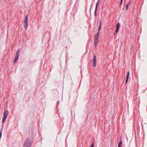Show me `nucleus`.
Segmentation results:
<instances>
[{
    "label": "nucleus",
    "instance_id": "nucleus-7",
    "mask_svg": "<svg viewBox=\"0 0 147 147\" xmlns=\"http://www.w3.org/2000/svg\"><path fill=\"white\" fill-rule=\"evenodd\" d=\"M28 21H24V27L26 30L27 28V27L28 26Z\"/></svg>",
    "mask_w": 147,
    "mask_h": 147
},
{
    "label": "nucleus",
    "instance_id": "nucleus-13",
    "mask_svg": "<svg viewBox=\"0 0 147 147\" xmlns=\"http://www.w3.org/2000/svg\"><path fill=\"white\" fill-rule=\"evenodd\" d=\"M94 143H93L92 144L91 147H94Z\"/></svg>",
    "mask_w": 147,
    "mask_h": 147
},
{
    "label": "nucleus",
    "instance_id": "nucleus-21",
    "mask_svg": "<svg viewBox=\"0 0 147 147\" xmlns=\"http://www.w3.org/2000/svg\"><path fill=\"white\" fill-rule=\"evenodd\" d=\"M130 3V2H129V3Z\"/></svg>",
    "mask_w": 147,
    "mask_h": 147
},
{
    "label": "nucleus",
    "instance_id": "nucleus-16",
    "mask_svg": "<svg viewBox=\"0 0 147 147\" xmlns=\"http://www.w3.org/2000/svg\"><path fill=\"white\" fill-rule=\"evenodd\" d=\"M95 43V47H96L97 46V42H94Z\"/></svg>",
    "mask_w": 147,
    "mask_h": 147
},
{
    "label": "nucleus",
    "instance_id": "nucleus-19",
    "mask_svg": "<svg viewBox=\"0 0 147 147\" xmlns=\"http://www.w3.org/2000/svg\"><path fill=\"white\" fill-rule=\"evenodd\" d=\"M59 101H57V105H58V104H59Z\"/></svg>",
    "mask_w": 147,
    "mask_h": 147
},
{
    "label": "nucleus",
    "instance_id": "nucleus-1",
    "mask_svg": "<svg viewBox=\"0 0 147 147\" xmlns=\"http://www.w3.org/2000/svg\"><path fill=\"white\" fill-rule=\"evenodd\" d=\"M32 141L30 139H27L24 144L23 147H31Z\"/></svg>",
    "mask_w": 147,
    "mask_h": 147
},
{
    "label": "nucleus",
    "instance_id": "nucleus-3",
    "mask_svg": "<svg viewBox=\"0 0 147 147\" xmlns=\"http://www.w3.org/2000/svg\"><path fill=\"white\" fill-rule=\"evenodd\" d=\"M9 113V111L7 110H5L4 111L3 113V118L2 122L3 123H4L6 120L7 117Z\"/></svg>",
    "mask_w": 147,
    "mask_h": 147
},
{
    "label": "nucleus",
    "instance_id": "nucleus-17",
    "mask_svg": "<svg viewBox=\"0 0 147 147\" xmlns=\"http://www.w3.org/2000/svg\"><path fill=\"white\" fill-rule=\"evenodd\" d=\"M123 1V0H121V1L120 2V5L122 4Z\"/></svg>",
    "mask_w": 147,
    "mask_h": 147
},
{
    "label": "nucleus",
    "instance_id": "nucleus-2",
    "mask_svg": "<svg viewBox=\"0 0 147 147\" xmlns=\"http://www.w3.org/2000/svg\"><path fill=\"white\" fill-rule=\"evenodd\" d=\"M101 20L100 21V25L99 26V28H98V31H99L101 27ZM99 32H98L97 34H96L95 35L94 37V42H97L98 39L99 38Z\"/></svg>",
    "mask_w": 147,
    "mask_h": 147
},
{
    "label": "nucleus",
    "instance_id": "nucleus-20",
    "mask_svg": "<svg viewBox=\"0 0 147 147\" xmlns=\"http://www.w3.org/2000/svg\"><path fill=\"white\" fill-rule=\"evenodd\" d=\"M116 32H115L114 33V35H115Z\"/></svg>",
    "mask_w": 147,
    "mask_h": 147
},
{
    "label": "nucleus",
    "instance_id": "nucleus-11",
    "mask_svg": "<svg viewBox=\"0 0 147 147\" xmlns=\"http://www.w3.org/2000/svg\"><path fill=\"white\" fill-rule=\"evenodd\" d=\"M122 143H123L122 141H120L118 144V147H121V145L122 144Z\"/></svg>",
    "mask_w": 147,
    "mask_h": 147
},
{
    "label": "nucleus",
    "instance_id": "nucleus-12",
    "mask_svg": "<svg viewBox=\"0 0 147 147\" xmlns=\"http://www.w3.org/2000/svg\"><path fill=\"white\" fill-rule=\"evenodd\" d=\"M129 4H127L126 5V10L127 9L128 7Z\"/></svg>",
    "mask_w": 147,
    "mask_h": 147
},
{
    "label": "nucleus",
    "instance_id": "nucleus-14",
    "mask_svg": "<svg viewBox=\"0 0 147 147\" xmlns=\"http://www.w3.org/2000/svg\"><path fill=\"white\" fill-rule=\"evenodd\" d=\"M16 56L19 57V53H17L16 55Z\"/></svg>",
    "mask_w": 147,
    "mask_h": 147
},
{
    "label": "nucleus",
    "instance_id": "nucleus-15",
    "mask_svg": "<svg viewBox=\"0 0 147 147\" xmlns=\"http://www.w3.org/2000/svg\"><path fill=\"white\" fill-rule=\"evenodd\" d=\"M1 135H2V134H1V132L0 131V138H1Z\"/></svg>",
    "mask_w": 147,
    "mask_h": 147
},
{
    "label": "nucleus",
    "instance_id": "nucleus-10",
    "mask_svg": "<svg viewBox=\"0 0 147 147\" xmlns=\"http://www.w3.org/2000/svg\"><path fill=\"white\" fill-rule=\"evenodd\" d=\"M28 15H26L25 16L24 21H28Z\"/></svg>",
    "mask_w": 147,
    "mask_h": 147
},
{
    "label": "nucleus",
    "instance_id": "nucleus-18",
    "mask_svg": "<svg viewBox=\"0 0 147 147\" xmlns=\"http://www.w3.org/2000/svg\"><path fill=\"white\" fill-rule=\"evenodd\" d=\"M19 49L18 50V51H17V53H19Z\"/></svg>",
    "mask_w": 147,
    "mask_h": 147
},
{
    "label": "nucleus",
    "instance_id": "nucleus-8",
    "mask_svg": "<svg viewBox=\"0 0 147 147\" xmlns=\"http://www.w3.org/2000/svg\"><path fill=\"white\" fill-rule=\"evenodd\" d=\"M129 74H130L129 71L128 72L127 75L126 80V83L128 81L129 77Z\"/></svg>",
    "mask_w": 147,
    "mask_h": 147
},
{
    "label": "nucleus",
    "instance_id": "nucleus-4",
    "mask_svg": "<svg viewBox=\"0 0 147 147\" xmlns=\"http://www.w3.org/2000/svg\"><path fill=\"white\" fill-rule=\"evenodd\" d=\"M96 57L95 54L94 55L93 59L92 66L94 67H95L96 65Z\"/></svg>",
    "mask_w": 147,
    "mask_h": 147
},
{
    "label": "nucleus",
    "instance_id": "nucleus-5",
    "mask_svg": "<svg viewBox=\"0 0 147 147\" xmlns=\"http://www.w3.org/2000/svg\"><path fill=\"white\" fill-rule=\"evenodd\" d=\"M120 26V24L118 22L117 23L116 26V30H115V32H118Z\"/></svg>",
    "mask_w": 147,
    "mask_h": 147
},
{
    "label": "nucleus",
    "instance_id": "nucleus-9",
    "mask_svg": "<svg viewBox=\"0 0 147 147\" xmlns=\"http://www.w3.org/2000/svg\"><path fill=\"white\" fill-rule=\"evenodd\" d=\"M18 58H19V57H16V56L15 57V59L14 60V63H16L17 61L18 60Z\"/></svg>",
    "mask_w": 147,
    "mask_h": 147
},
{
    "label": "nucleus",
    "instance_id": "nucleus-6",
    "mask_svg": "<svg viewBox=\"0 0 147 147\" xmlns=\"http://www.w3.org/2000/svg\"><path fill=\"white\" fill-rule=\"evenodd\" d=\"M99 0H98L96 3V5L95 9V12H94V16H96V15L97 10V7L98 6V4L99 3Z\"/></svg>",
    "mask_w": 147,
    "mask_h": 147
}]
</instances>
